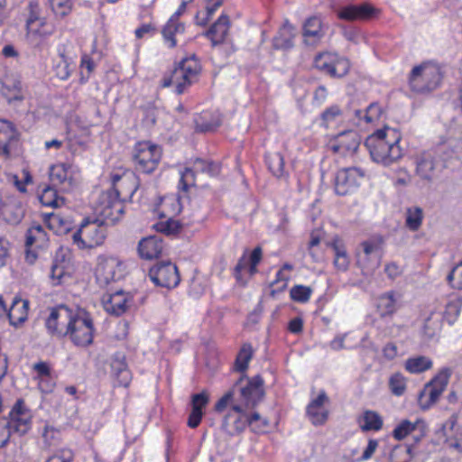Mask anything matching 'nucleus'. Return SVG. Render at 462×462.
<instances>
[{
    "label": "nucleus",
    "instance_id": "f257e3e1",
    "mask_svg": "<svg viewBox=\"0 0 462 462\" xmlns=\"http://www.w3.org/2000/svg\"><path fill=\"white\" fill-rule=\"evenodd\" d=\"M400 137L390 127L376 130L365 141L372 160L383 166H389L402 157L399 145Z\"/></svg>",
    "mask_w": 462,
    "mask_h": 462
},
{
    "label": "nucleus",
    "instance_id": "f03ea898",
    "mask_svg": "<svg viewBox=\"0 0 462 462\" xmlns=\"http://www.w3.org/2000/svg\"><path fill=\"white\" fill-rule=\"evenodd\" d=\"M444 74V68L438 62H421L414 66L410 72V88L416 93H430L440 87Z\"/></svg>",
    "mask_w": 462,
    "mask_h": 462
},
{
    "label": "nucleus",
    "instance_id": "7ed1b4c3",
    "mask_svg": "<svg viewBox=\"0 0 462 462\" xmlns=\"http://www.w3.org/2000/svg\"><path fill=\"white\" fill-rule=\"evenodd\" d=\"M201 66L195 55L181 60L170 76L162 79V86L169 88L174 86L175 93L180 95L198 80Z\"/></svg>",
    "mask_w": 462,
    "mask_h": 462
},
{
    "label": "nucleus",
    "instance_id": "20e7f679",
    "mask_svg": "<svg viewBox=\"0 0 462 462\" xmlns=\"http://www.w3.org/2000/svg\"><path fill=\"white\" fill-rule=\"evenodd\" d=\"M248 409L242 404H233L230 411L224 419V426L228 428L231 434L240 433L245 430L247 426H251L253 430L261 433L268 427V420L260 416L258 412L251 415L246 413Z\"/></svg>",
    "mask_w": 462,
    "mask_h": 462
},
{
    "label": "nucleus",
    "instance_id": "39448f33",
    "mask_svg": "<svg viewBox=\"0 0 462 462\" xmlns=\"http://www.w3.org/2000/svg\"><path fill=\"white\" fill-rule=\"evenodd\" d=\"M94 332L95 328L90 313L83 308L75 307L67 337L75 346L86 347L92 344Z\"/></svg>",
    "mask_w": 462,
    "mask_h": 462
},
{
    "label": "nucleus",
    "instance_id": "423d86ee",
    "mask_svg": "<svg viewBox=\"0 0 462 462\" xmlns=\"http://www.w3.org/2000/svg\"><path fill=\"white\" fill-rule=\"evenodd\" d=\"M106 235L107 229L103 220L86 217L72 235V239L79 249L94 248L104 244Z\"/></svg>",
    "mask_w": 462,
    "mask_h": 462
},
{
    "label": "nucleus",
    "instance_id": "0eeeda50",
    "mask_svg": "<svg viewBox=\"0 0 462 462\" xmlns=\"http://www.w3.org/2000/svg\"><path fill=\"white\" fill-rule=\"evenodd\" d=\"M162 158L160 146L148 141L139 142L134 145L133 160L135 171L150 174L157 168Z\"/></svg>",
    "mask_w": 462,
    "mask_h": 462
},
{
    "label": "nucleus",
    "instance_id": "6e6552de",
    "mask_svg": "<svg viewBox=\"0 0 462 462\" xmlns=\"http://www.w3.org/2000/svg\"><path fill=\"white\" fill-rule=\"evenodd\" d=\"M73 311L74 308L64 304L48 308L44 317V326L48 334L58 338L67 337Z\"/></svg>",
    "mask_w": 462,
    "mask_h": 462
},
{
    "label": "nucleus",
    "instance_id": "1a4fd4ad",
    "mask_svg": "<svg viewBox=\"0 0 462 462\" xmlns=\"http://www.w3.org/2000/svg\"><path fill=\"white\" fill-rule=\"evenodd\" d=\"M451 371L444 367L425 384L418 396V403L422 410H428L434 405L448 386Z\"/></svg>",
    "mask_w": 462,
    "mask_h": 462
},
{
    "label": "nucleus",
    "instance_id": "9d476101",
    "mask_svg": "<svg viewBox=\"0 0 462 462\" xmlns=\"http://www.w3.org/2000/svg\"><path fill=\"white\" fill-rule=\"evenodd\" d=\"M242 383L236 388V392L239 393V401L245 408L253 409L254 408L263 398V380L260 375L254 377H246L245 374Z\"/></svg>",
    "mask_w": 462,
    "mask_h": 462
},
{
    "label": "nucleus",
    "instance_id": "9b49d317",
    "mask_svg": "<svg viewBox=\"0 0 462 462\" xmlns=\"http://www.w3.org/2000/svg\"><path fill=\"white\" fill-rule=\"evenodd\" d=\"M314 66L332 78H342L348 73L350 69L347 59L329 51L319 53L314 59Z\"/></svg>",
    "mask_w": 462,
    "mask_h": 462
},
{
    "label": "nucleus",
    "instance_id": "f8f14e48",
    "mask_svg": "<svg viewBox=\"0 0 462 462\" xmlns=\"http://www.w3.org/2000/svg\"><path fill=\"white\" fill-rule=\"evenodd\" d=\"M124 276L123 262L115 256L98 257L96 279L100 286H106Z\"/></svg>",
    "mask_w": 462,
    "mask_h": 462
},
{
    "label": "nucleus",
    "instance_id": "ddd939ff",
    "mask_svg": "<svg viewBox=\"0 0 462 462\" xmlns=\"http://www.w3.org/2000/svg\"><path fill=\"white\" fill-rule=\"evenodd\" d=\"M365 171L359 167L343 168L337 171L335 178V191L345 196L353 192L365 177Z\"/></svg>",
    "mask_w": 462,
    "mask_h": 462
},
{
    "label": "nucleus",
    "instance_id": "4468645a",
    "mask_svg": "<svg viewBox=\"0 0 462 462\" xmlns=\"http://www.w3.org/2000/svg\"><path fill=\"white\" fill-rule=\"evenodd\" d=\"M360 143L361 138L356 131L346 130L333 136L328 143V148L334 154L346 157L356 153Z\"/></svg>",
    "mask_w": 462,
    "mask_h": 462
},
{
    "label": "nucleus",
    "instance_id": "2eb2a0df",
    "mask_svg": "<svg viewBox=\"0 0 462 462\" xmlns=\"http://www.w3.org/2000/svg\"><path fill=\"white\" fill-rule=\"evenodd\" d=\"M96 210L104 218L112 221L117 220L124 213V204L118 198V191L107 189L102 192L98 198Z\"/></svg>",
    "mask_w": 462,
    "mask_h": 462
},
{
    "label": "nucleus",
    "instance_id": "dca6fc26",
    "mask_svg": "<svg viewBox=\"0 0 462 462\" xmlns=\"http://www.w3.org/2000/svg\"><path fill=\"white\" fill-rule=\"evenodd\" d=\"M32 413L24 401L19 399L12 407L8 419L9 427L18 435H23L32 427Z\"/></svg>",
    "mask_w": 462,
    "mask_h": 462
},
{
    "label": "nucleus",
    "instance_id": "f3484780",
    "mask_svg": "<svg viewBox=\"0 0 462 462\" xmlns=\"http://www.w3.org/2000/svg\"><path fill=\"white\" fill-rule=\"evenodd\" d=\"M149 276L158 286L175 288L180 281L177 266L171 262H161L150 269Z\"/></svg>",
    "mask_w": 462,
    "mask_h": 462
},
{
    "label": "nucleus",
    "instance_id": "a211bd4d",
    "mask_svg": "<svg viewBox=\"0 0 462 462\" xmlns=\"http://www.w3.org/2000/svg\"><path fill=\"white\" fill-rule=\"evenodd\" d=\"M218 164L206 161L200 158L194 160L191 168H185L180 172V185L183 190H188L189 187L195 185L196 173H207L209 176H216L219 173Z\"/></svg>",
    "mask_w": 462,
    "mask_h": 462
},
{
    "label": "nucleus",
    "instance_id": "6ab92c4d",
    "mask_svg": "<svg viewBox=\"0 0 462 462\" xmlns=\"http://www.w3.org/2000/svg\"><path fill=\"white\" fill-rule=\"evenodd\" d=\"M102 304L107 313L121 316L133 307L134 297L123 290L106 292L102 298Z\"/></svg>",
    "mask_w": 462,
    "mask_h": 462
},
{
    "label": "nucleus",
    "instance_id": "aec40b11",
    "mask_svg": "<svg viewBox=\"0 0 462 462\" xmlns=\"http://www.w3.org/2000/svg\"><path fill=\"white\" fill-rule=\"evenodd\" d=\"M112 189L117 190L118 198L122 201L125 199H131L138 189V183L135 175L131 171H123L120 172H112L111 174Z\"/></svg>",
    "mask_w": 462,
    "mask_h": 462
},
{
    "label": "nucleus",
    "instance_id": "412c9836",
    "mask_svg": "<svg viewBox=\"0 0 462 462\" xmlns=\"http://www.w3.org/2000/svg\"><path fill=\"white\" fill-rule=\"evenodd\" d=\"M360 246L362 251L357 252V264L362 268L363 273H371L380 264L379 245L374 241H364Z\"/></svg>",
    "mask_w": 462,
    "mask_h": 462
},
{
    "label": "nucleus",
    "instance_id": "4be33fe9",
    "mask_svg": "<svg viewBox=\"0 0 462 462\" xmlns=\"http://www.w3.org/2000/svg\"><path fill=\"white\" fill-rule=\"evenodd\" d=\"M162 206L163 208L162 216L167 219L155 224L154 227L157 231L166 235L174 234L179 230L180 226L178 222L171 219V217L180 212L179 201L174 198H164L162 200Z\"/></svg>",
    "mask_w": 462,
    "mask_h": 462
},
{
    "label": "nucleus",
    "instance_id": "5701e85b",
    "mask_svg": "<svg viewBox=\"0 0 462 462\" xmlns=\"http://www.w3.org/2000/svg\"><path fill=\"white\" fill-rule=\"evenodd\" d=\"M25 214L24 203L16 196L10 195L5 198L0 210V217L12 225L19 224Z\"/></svg>",
    "mask_w": 462,
    "mask_h": 462
},
{
    "label": "nucleus",
    "instance_id": "b1692460",
    "mask_svg": "<svg viewBox=\"0 0 462 462\" xmlns=\"http://www.w3.org/2000/svg\"><path fill=\"white\" fill-rule=\"evenodd\" d=\"M378 10L368 3L360 5H348L338 12V17L342 20H368L377 14Z\"/></svg>",
    "mask_w": 462,
    "mask_h": 462
},
{
    "label": "nucleus",
    "instance_id": "393cba45",
    "mask_svg": "<svg viewBox=\"0 0 462 462\" xmlns=\"http://www.w3.org/2000/svg\"><path fill=\"white\" fill-rule=\"evenodd\" d=\"M326 402H328V396L322 391L307 406V415L315 426L323 425L328 420V411L324 407Z\"/></svg>",
    "mask_w": 462,
    "mask_h": 462
},
{
    "label": "nucleus",
    "instance_id": "a878e982",
    "mask_svg": "<svg viewBox=\"0 0 462 462\" xmlns=\"http://www.w3.org/2000/svg\"><path fill=\"white\" fill-rule=\"evenodd\" d=\"M325 35V28L319 16H310L303 23L302 36L306 44L315 45Z\"/></svg>",
    "mask_w": 462,
    "mask_h": 462
},
{
    "label": "nucleus",
    "instance_id": "bb28decb",
    "mask_svg": "<svg viewBox=\"0 0 462 462\" xmlns=\"http://www.w3.org/2000/svg\"><path fill=\"white\" fill-rule=\"evenodd\" d=\"M230 25L229 17L222 14L203 35L210 40L213 46L221 44L228 34Z\"/></svg>",
    "mask_w": 462,
    "mask_h": 462
},
{
    "label": "nucleus",
    "instance_id": "cd10ccee",
    "mask_svg": "<svg viewBox=\"0 0 462 462\" xmlns=\"http://www.w3.org/2000/svg\"><path fill=\"white\" fill-rule=\"evenodd\" d=\"M17 139L18 133L14 125L7 120L0 119V154L9 156Z\"/></svg>",
    "mask_w": 462,
    "mask_h": 462
},
{
    "label": "nucleus",
    "instance_id": "c85d7f7f",
    "mask_svg": "<svg viewBox=\"0 0 462 462\" xmlns=\"http://www.w3.org/2000/svg\"><path fill=\"white\" fill-rule=\"evenodd\" d=\"M209 402V394L204 390L199 393H195L191 396V412L188 419V426L191 429L197 428L203 417V409L208 405Z\"/></svg>",
    "mask_w": 462,
    "mask_h": 462
},
{
    "label": "nucleus",
    "instance_id": "c756f323",
    "mask_svg": "<svg viewBox=\"0 0 462 462\" xmlns=\"http://www.w3.org/2000/svg\"><path fill=\"white\" fill-rule=\"evenodd\" d=\"M55 31V25L44 19L26 30V35L32 44L39 46L53 35Z\"/></svg>",
    "mask_w": 462,
    "mask_h": 462
},
{
    "label": "nucleus",
    "instance_id": "7c9ffc66",
    "mask_svg": "<svg viewBox=\"0 0 462 462\" xmlns=\"http://www.w3.org/2000/svg\"><path fill=\"white\" fill-rule=\"evenodd\" d=\"M416 174L422 180L430 181L436 174L437 162L430 152L420 154L416 160Z\"/></svg>",
    "mask_w": 462,
    "mask_h": 462
},
{
    "label": "nucleus",
    "instance_id": "2f4dec72",
    "mask_svg": "<svg viewBox=\"0 0 462 462\" xmlns=\"http://www.w3.org/2000/svg\"><path fill=\"white\" fill-rule=\"evenodd\" d=\"M29 301L21 298H14L11 307L7 311L9 322L14 327H19L27 320Z\"/></svg>",
    "mask_w": 462,
    "mask_h": 462
},
{
    "label": "nucleus",
    "instance_id": "473e14b6",
    "mask_svg": "<svg viewBox=\"0 0 462 462\" xmlns=\"http://www.w3.org/2000/svg\"><path fill=\"white\" fill-rule=\"evenodd\" d=\"M163 249L162 241L156 236L143 238L138 245V252L142 258L152 260L160 256Z\"/></svg>",
    "mask_w": 462,
    "mask_h": 462
},
{
    "label": "nucleus",
    "instance_id": "72a5a7b5",
    "mask_svg": "<svg viewBox=\"0 0 462 462\" xmlns=\"http://www.w3.org/2000/svg\"><path fill=\"white\" fill-rule=\"evenodd\" d=\"M295 26L289 20H285L277 34L273 39V46L275 49L288 50L293 47L295 38Z\"/></svg>",
    "mask_w": 462,
    "mask_h": 462
},
{
    "label": "nucleus",
    "instance_id": "f704fd0d",
    "mask_svg": "<svg viewBox=\"0 0 462 462\" xmlns=\"http://www.w3.org/2000/svg\"><path fill=\"white\" fill-rule=\"evenodd\" d=\"M185 32V24L180 20L170 19L162 30V34L165 44L169 48H174L177 45L179 37Z\"/></svg>",
    "mask_w": 462,
    "mask_h": 462
},
{
    "label": "nucleus",
    "instance_id": "c9c22d12",
    "mask_svg": "<svg viewBox=\"0 0 462 462\" xmlns=\"http://www.w3.org/2000/svg\"><path fill=\"white\" fill-rule=\"evenodd\" d=\"M50 178L54 185H63L64 189L73 184L72 166L67 163H58L51 167Z\"/></svg>",
    "mask_w": 462,
    "mask_h": 462
},
{
    "label": "nucleus",
    "instance_id": "e433bc0d",
    "mask_svg": "<svg viewBox=\"0 0 462 462\" xmlns=\"http://www.w3.org/2000/svg\"><path fill=\"white\" fill-rule=\"evenodd\" d=\"M48 244V236L43 226L38 223H32L26 232V247L43 248Z\"/></svg>",
    "mask_w": 462,
    "mask_h": 462
},
{
    "label": "nucleus",
    "instance_id": "4c0bfd02",
    "mask_svg": "<svg viewBox=\"0 0 462 462\" xmlns=\"http://www.w3.org/2000/svg\"><path fill=\"white\" fill-rule=\"evenodd\" d=\"M357 422L362 431H378L382 430L383 420L381 415L371 410L365 411L358 418Z\"/></svg>",
    "mask_w": 462,
    "mask_h": 462
},
{
    "label": "nucleus",
    "instance_id": "58836bf2",
    "mask_svg": "<svg viewBox=\"0 0 462 462\" xmlns=\"http://www.w3.org/2000/svg\"><path fill=\"white\" fill-rule=\"evenodd\" d=\"M45 222L48 227L57 235L67 234L72 227V222L69 217L56 213L47 214Z\"/></svg>",
    "mask_w": 462,
    "mask_h": 462
},
{
    "label": "nucleus",
    "instance_id": "ea45409f",
    "mask_svg": "<svg viewBox=\"0 0 462 462\" xmlns=\"http://www.w3.org/2000/svg\"><path fill=\"white\" fill-rule=\"evenodd\" d=\"M112 373L118 381L120 386L127 387L132 380V374L124 357L113 359Z\"/></svg>",
    "mask_w": 462,
    "mask_h": 462
},
{
    "label": "nucleus",
    "instance_id": "a19ab883",
    "mask_svg": "<svg viewBox=\"0 0 462 462\" xmlns=\"http://www.w3.org/2000/svg\"><path fill=\"white\" fill-rule=\"evenodd\" d=\"M398 298L393 291L381 295L378 299L377 308L381 317L391 316L398 310Z\"/></svg>",
    "mask_w": 462,
    "mask_h": 462
},
{
    "label": "nucleus",
    "instance_id": "79ce46f5",
    "mask_svg": "<svg viewBox=\"0 0 462 462\" xmlns=\"http://www.w3.org/2000/svg\"><path fill=\"white\" fill-rule=\"evenodd\" d=\"M73 69L72 60L64 52H60L59 59L54 60L53 64L55 76L61 80H67L70 77Z\"/></svg>",
    "mask_w": 462,
    "mask_h": 462
},
{
    "label": "nucleus",
    "instance_id": "37998d69",
    "mask_svg": "<svg viewBox=\"0 0 462 462\" xmlns=\"http://www.w3.org/2000/svg\"><path fill=\"white\" fill-rule=\"evenodd\" d=\"M254 356V349L250 343H244L236 355L234 363V371L244 374Z\"/></svg>",
    "mask_w": 462,
    "mask_h": 462
},
{
    "label": "nucleus",
    "instance_id": "c03bdc74",
    "mask_svg": "<svg viewBox=\"0 0 462 462\" xmlns=\"http://www.w3.org/2000/svg\"><path fill=\"white\" fill-rule=\"evenodd\" d=\"M196 128L200 132L213 131L220 125V118L217 114L206 111L201 113L195 120Z\"/></svg>",
    "mask_w": 462,
    "mask_h": 462
},
{
    "label": "nucleus",
    "instance_id": "a18cd8bd",
    "mask_svg": "<svg viewBox=\"0 0 462 462\" xmlns=\"http://www.w3.org/2000/svg\"><path fill=\"white\" fill-rule=\"evenodd\" d=\"M430 358L424 356L409 357L404 364V368L410 374H420L432 367Z\"/></svg>",
    "mask_w": 462,
    "mask_h": 462
},
{
    "label": "nucleus",
    "instance_id": "49530a36",
    "mask_svg": "<svg viewBox=\"0 0 462 462\" xmlns=\"http://www.w3.org/2000/svg\"><path fill=\"white\" fill-rule=\"evenodd\" d=\"M39 199L43 206L60 208L65 203L64 198L58 195L57 190L51 186H45L39 195Z\"/></svg>",
    "mask_w": 462,
    "mask_h": 462
},
{
    "label": "nucleus",
    "instance_id": "de8ad7c7",
    "mask_svg": "<svg viewBox=\"0 0 462 462\" xmlns=\"http://www.w3.org/2000/svg\"><path fill=\"white\" fill-rule=\"evenodd\" d=\"M265 162L269 171L276 178H282L287 175L284 170V157L280 152L268 153Z\"/></svg>",
    "mask_w": 462,
    "mask_h": 462
},
{
    "label": "nucleus",
    "instance_id": "09e8293b",
    "mask_svg": "<svg viewBox=\"0 0 462 462\" xmlns=\"http://www.w3.org/2000/svg\"><path fill=\"white\" fill-rule=\"evenodd\" d=\"M424 213L421 208L412 206L407 208L405 212V226L411 231H417L422 225Z\"/></svg>",
    "mask_w": 462,
    "mask_h": 462
},
{
    "label": "nucleus",
    "instance_id": "8fccbe9b",
    "mask_svg": "<svg viewBox=\"0 0 462 462\" xmlns=\"http://www.w3.org/2000/svg\"><path fill=\"white\" fill-rule=\"evenodd\" d=\"M224 0H207L205 12H198L195 15V22L198 25L205 26L210 21L217 10L222 6Z\"/></svg>",
    "mask_w": 462,
    "mask_h": 462
},
{
    "label": "nucleus",
    "instance_id": "3c124183",
    "mask_svg": "<svg viewBox=\"0 0 462 462\" xmlns=\"http://www.w3.org/2000/svg\"><path fill=\"white\" fill-rule=\"evenodd\" d=\"M331 247L335 254V267L341 272L346 271L349 266V258L344 245L340 244L338 240H335L332 242Z\"/></svg>",
    "mask_w": 462,
    "mask_h": 462
},
{
    "label": "nucleus",
    "instance_id": "603ef678",
    "mask_svg": "<svg viewBox=\"0 0 462 462\" xmlns=\"http://www.w3.org/2000/svg\"><path fill=\"white\" fill-rule=\"evenodd\" d=\"M441 328V315L437 312H432L424 321L423 332L428 337L431 338L440 332Z\"/></svg>",
    "mask_w": 462,
    "mask_h": 462
},
{
    "label": "nucleus",
    "instance_id": "864d4df0",
    "mask_svg": "<svg viewBox=\"0 0 462 462\" xmlns=\"http://www.w3.org/2000/svg\"><path fill=\"white\" fill-rule=\"evenodd\" d=\"M462 308V300L456 297L450 300L446 304V309L443 318L447 320L449 325H452L457 319Z\"/></svg>",
    "mask_w": 462,
    "mask_h": 462
},
{
    "label": "nucleus",
    "instance_id": "5fc2aeb1",
    "mask_svg": "<svg viewBox=\"0 0 462 462\" xmlns=\"http://www.w3.org/2000/svg\"><path fill=\"white\" fill-rule=\"evenodd\" d=\"M50 7L56 17L63 18L72 10V0H48Z\"/></svg>",
    "mask_w": 462,
    "mask_h": 462
},
{
    "label": "nucleus",
    "instance_id": "6e6d98bb",
    "mask_svg": "<svg viewBox=\"0 0 462 462\" xmlns=\"http://www.w3.org/2000/svg\"><path fill=\"white\" fill-rule=\"evenodd\" d=\"M28 17L26 19V30L30 29V27L34 26L37 23L42 22V20L46 19L42 16V9L37 1L32 0L29 2L28 6Z\"/></svg>",
    "mask_w": 462,
    "mask_h": 462
},
{
    "label": "nucleus",
    "instance_id": "4d7b16f0",
    "mask_svg": "<svg viewBox=\"0 0 462 462\" xmlns=\"http://www.w3.org/2000/svg\"><path fill=\"white\" fill-rule=\"evenodd\" d=\"M389 388L395 396H402L406 391V378L401 373H395L389 378Z\"/></svg>",
    "mask_w": 462,
    "mask_h": 462
},
{
    "label": "nucleus",
    "instance_id": "13d9d810",
    "mask_svg": "<svg viewBox=\"0 0 462 462\" xmlns=\"http://www.w3.org/2000/svg\"><path fill=\"white\" fill-rule=\"evenodd\" d=\"M243 379L244 377L240 376L233 387L217 402L215 405L216 411L222 412L229 404L233 402L235 394L236 393V388L242 383Z\"/></svg>",
    "mask_w": 462,
    "mask_h": 462
},
{
    "label": "nucleus",
    "instance_id": "bf43d9fd",
    "mask_svg": "<svg viewBox=\"0 0 462 462\" xmlns=\"http://www.w3.org/2000/svg\"><path fill=\"white\" fill-rule=\"evenodd\" d=\"M312 290L304 285H294L290 291L291 299L296 302L306 303L310 300Z\"/></svg>",
    "mask_w": 462,
    "mask_h": 462
},
{
    "label": "nucleus",
    "instance_id": "052dcab7",
    "mask_svg": "<svg viewBox=\"0 0 462 462\" xmlns=\"http://www.w3.org/2000/svg\"><path fill=\"white\" fill-rule=\"evenodd\" d=\"M416 429V425L409 420H402L393 430V437L397 440L405 439Z\"/></svg>",
    "mask_w": 462,
    "mask_h": 462
},
{
    "label": "nucleus",
    "instance_id": "680f3d73",
    "mask_svg": "<svg viewBox=\"0 0 462 462\" xmlns=\"http://www.w3.org/2000/svg\"><path fill=\"white\" fill-rule=\"evenodd\" d=\"M60 431L51 425H45L42 433L46 447L55 446L60 440Z\"/></svg>",
    "mask_w": 462,
    "mask_h": 462
},
{
    "label": "nucleus",
    "instance_id": "e2e57ef3",
    "mask_svg": "<svg viewBox=\"0 0 462 462\" xmlns=\"http://www.w3.org/2000/svg\"><path fill=\"white\" fill-rule=\"evenodd\" d=\"M67 272L62 263H59L56 259L51 265L50 277L53 282L54 285L60 284L65 277Z\"/></svg>",
    "mask_w": 462,
    "mask_h": 462
},
{
    "label": "nucleus",
    "instance_id": "0e129e2a",
    "mask_svg": "<svg viewBox=\"0 0 462 462\" xmlns=\"http://www.w3.org/2000/svg\"><path fill=\"white\" fill-rule=\"evenodd\" d=\"M74 454L70 449L62 448L49 456L44 462H73Z\"/></svg>",
    "mask_w": 462,
    "mask_h": 462
},
{
    "label": "nucleus",
    "instance_id": "69168bd1",
    "mask_svg": "<svg viewBox=\"0 0 462 462\" xmlns=\"http://www.w3.org/2000/svg\"><path fill=\"white\" fill-rule=\"evenodd\" d=\"M263 257V252L261 247H255L250 255L247 257V260L249 261V268H248V275L253 276L257 273V265L261 262Z\"/></svg>",
    "mask_w": 462,
    "mask_h": 462
},
{
    "label": "nucleus",
    "instance_id": "338daca9",
    "mask_svg": "<svg viewBox=\"0 0 462 462\" xmlns=\"http://www.w3.org/2000/svg\"><path fill=\"white\" fill-rule=\"evenodd\" d=\"M448 280L452 287L462 290V261L452 269L448 275Z\"/></svg>",
    "mask_w": 462,
    "mask_h": 462
},
{
    "label": "nucleus",
    "instance_id": "774afa93",
    "mask_svg": "<svg viewBox=\"0 0 462 462\" xmlns=\"http://www.w3.org/2000/svg\"><path fill=\"white\" fill-rule=\"evenodd\" d=\"M249 265L250 263L247 260V256L244 254L238 260V263L234 269V275L238 282H242L244 281V273H248Z\"/></svg>",
    "mask_w": 462,
    "mask_h": 462
}]
</instances>
